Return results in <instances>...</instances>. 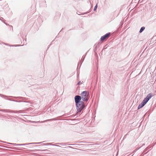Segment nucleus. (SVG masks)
Masks as SVG:
<instances>
[{"mask_svg":"<svg viewBox=\"0 0 156 156\" xmlns=\"http://www.w3.org/2000/svg\"><path fill=\"white\" fill-rule=\"evenodd\" d=\"M88 94L87 92L84 91L82 92L81 96H79V113L82 111L85 106L83 102L80 101L82 98L83 101H87L88 99Z\"/></svg>","mask_w":156,"mask_h":156,"instance_id":"nucleus-1","label":"nucleus"},{"mask_svg":"<svg viewBox=\"0 0 156 156\" xmlns=\"http://www.w3.org/2000/svg\"><path fill=\"white\" fill-rule=\"evenodd\" d=\"M110 35V33L106 34L101 37L100 39L101 41L103 42L104 41H106L109 37Z\"/></svg>","mask_w":156,"mask_h":156,"instance_id":"nucleus-3","label":"nucleus"},{"mask_svg":"<svg viewBox=\"0 0 156 156\" xmlns=\"http://www.w3.org/2000/svg\"><path fill=\"white\" fill-rule=\"evenodd\" d=\"M145 29V27H142L140 31V33H141Z\"/></svg>","mask_w":156,"mask_h":156,"instance_id":"nucleus-5","label":"nucleus"},{"mask_svg":"<svg viewBox=\"0 0 156 156\" xmlns=\"http://www.w3.org/2000/svg\"><path fill=\"white\" fill-rule=\"evenodd\" d=\"M80 82H79L78 84H80Z\"/></svg>","mask_w":156,"mask_h":156,"instance_id":"nucleus-7","label":"nucleus"},{"mask_svg":"<svg viewBox=\"0 0 156 156\" xmlns=\"http://www.w3.org/2000/svg\"><path fill=\"white\" fill-rule=\"evenodd\" d=\"M152 96V93H150L148 94L147 97L144 99L142 102L139 105L138 109H139L143 107Z\"/></svg>","mask_w":156,"mask_h":156,"instance_id":"nucleus-2","label":"nucleus"},{"mask_svg":"<svg viewBox=\"0 0 156 156\" xmlns=\"http://www.w3.org/2000/svg\"><path fill=\"white\" fill-rule=\"evenodd\" d=\"M75 101L76 103V106L77 107H78V95H76L75 97Z\"/></svg>","mask_w":156,"mask_h":156,"instance_id":"nucleus-4","label":"nucleus"},{"mask_svg":"<svg viewBox=\"0 0 156 156\" xmlns=\"http://www.w3.org/2000/svg\"><path fill=\"white\" fill-rule=\"evenodd\" d=\"M97 4L95 6L94 8V10L95 11L97 9Z\"/></svg>","mask_w":156,"mask_h":156,"instance_id":"nucleus-6","label":"nucleus"}]
</instances>
